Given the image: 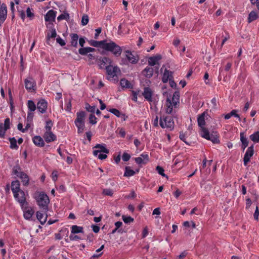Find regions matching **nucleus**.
<instances>
[{"label": "nucleus", "mask_w": 259, "mask_h": 259, "mask_svg": "<svg viewBox=\"0 0 259 259\" xmlns=\"http://www.w3.org/2000/svg\"><path fill=\"white\" fill-rule=\"evenodd\" d=\"M53 125V123L51 120L46 121L43 138L48 143L53 142L56 140V135L54 134L52 131Z\"/></svg>", "instance_id": "1"}, {"label": "nucleus", "mask_w": 259, "mask_h": 259, "mask_svg": "<svg viewBox=\"0 0 259 259\" xmlns=\"http://www.w3.org/2000/svg\"><path fill=\"white\" fill-rule=\"evenodd\" d=\"M103 49L111 52L115 57H119L122 53L121 47L113 41H106Z\"/></svg>", "instance_id": "2"}, {"label": "nucleus", "mask_w": 259, "mask_h": 259, "mask_svg": "<svg viewBox=\"0 0 259 259\" xmlns=\"http://www.w3.org/2000/svg\"><path fill=\"white\" fill-rule=\"evenodd\" d=\"M37 204L40 207L46 209L48 207L50 200L48 196L44 192H36L34 196Z\"/></svg>", "instance_id": "3"}, {"label": "nucleus", "mask_w": 259, "mask_h": 259, "mask_svg": "<svg viewBox=\"0 0 259 259\" xmlns=\"http://www.w3.org/2000/svg\"><path fill=\"white\" fill-rule=\"evenodd\" d=\"M108 75V79L110 81H118L117 75L120 73V70L117 66L108 65L106 67Z\"/></svg>", "instance_id": "4"}, {"label": "nucleus", "mask_w": 259, "mask_h": 259, "mask_svg": "<svg viewBox=\"0 0 259 259\" xmlns=\"http://www.w3.org/2000/svg\"><path fill=\"white\" fill-rule=\"evenodd\" d=\"M159 124L162 128L171 129L174 127V122L170 116H163L160 118Z\"/></svg>", "instance_id": "5"}, {"label": "nucleus", "mask_w": 259, "mask_h": 259, "mask_svg": "<svg viewBox=\"0 0 259 259\" xmlns=\"http://www.w3.org/2000/svg\"><path fill=\"white\" fill-rule=\"evenodd\" d=\"M15 200L20 204L22 209L28 205L26 200V195L23 191L13 194Z\"/></svg>", "instance_id": "6"}, {"label": "nucleus", "mask_w": 259, "mask_h": 259, "mask_svg": "<svg viewBox=\"0 0 259 259\" xmlns=\"http://www.w3.org/2000/svg\"><path fill=\"white\" fill-rule=\"evenodd\" d=\"M202 137L211 141L213 143H219L220 141L219 137L216 133H213L212 134H209V131L207 129H204L203 133H200Z\"/></svg>", "instance_id": "7"}, {"label": "nucleus", "mask_w": 259, "mask_h": 259, "mask_svg": "<svg viewBox=\"0 0 259 259\" xmlns=\"http://www.w3.org/2000/svg\"><path fill=\"white\" fill-rule=\"evenodd\" d=\"M14 174L21 180L23 185L27 186L29 184V178L26 174L21 171L19 169H15Z\"/></svg>", "instance_id": "8"}, {"label": "nucleus", "mask_w": 259, "mask_h": 259, "mask_svg": "<svg viewBox=\"0 0 259 259\" xmlns=\"http://www.w3.org/2000/svg\"><path fill=\"white\" fill-rule=\"evenodd\" d=\"M208 115L206 112H204L199 115L197 118L198 126L200 127V133H203L204 129H206L204 126L205 125V120L208 119Z\"/></svg>", "instance_id": "9"}, {"label": "nucleus", "mask_w": 259, "mask_h": 259, "mask_svg": "<svg viewBox=\"0 0 259 259\" xmlns=\"http://www.w3.org/2000/svg\"><path fill=\"white\" fill-rule=\"evenodd\" d=\"M94 148L96 149L93 151V154L95 156H97L100 153L108 154L109 152V150L106 148L105 144H97Z\"/></svg>", "instance_id": "10"}, {"label": "nucleus", "mask_w": 259, "mask_h": 259, "mask_svg": "<svg viewBox=\"0 0 259 259\" xmlns=\"http://www.w3.org/2000/svg\"><path fill=\"white\" fill-rule=\"evenodd\" d=\"M113 62L112 60L107 57H104L102 58H100L98 60V65L101 69H103L105 68L106 65L107 64H109V65H111Z\"/></svg>", "instance_id": "11"}, {"label": "nucleus", "mask_w": 259, "mask_h": 259, "mask_svg": "<svg viewBox=\"0 0 259 259\" xmlns=\"http://www.w3.org/2000/svg\"><path fill=\"white\" fill-rule=\"evenodd\" d=\"M253 153L254 149L253 145H252L247 148L246 153L244 156L243 161L244 164L245 165H246L248 162L250 161V159L253 156Z\"/></svg>", "instance_id": "12"}, {"label": "nucleus", "mask_w": 259, "mask_h": 259, "mask_svg": "<svg viewBox=\"0 0 259 259\" xmlns=\"http://www.w3.org/2000/svg\"><path fill=\"white\" fill-rule=\"evenodd\" d=\"M7 16V8L5 4H3L0 7V27L5 22Z\"/></svg>", "instance_id": "13"}, {"label": "nucleus", "mask_w": 259, "mask_h": 259, "mask_svg": "<svg viewBox=\"0 0 259 259\" xmlns=\"http://www.w3.org/2000/svg\"><path fill=\"white\" fill-rule=\"evenodd\" d=\"M56 14V11L53 10H49L45 16V20L49 23H52L55 21Z\"/></svg>", "instance_id": "14"}, {"label": "nucleus", "mask_w": 259, "mask_h": 259, "mask_svg": "<svg viewBox=\"0 0 259 259\" xmlns=\"http://www.w3.org/2000/svg\"><path fill=\"white\" fill-rule=\"evenodd\" d=\"M125 56L128 61L132 64H135L138 63L139 58L138 56L134 55L131 51H125Z\"/></svg>", "instance_id": "15"}, {"label": "nucleus", "mask_w": 259, "mask_h": 259, "mask_svg": "<svg viewBox=\"0 0 259 259\" xmlns=\"http://www.w3.org/2000/svg\"><path fill=\"white\" fill-rule=\"evenodd\" d=\"M148 160V155L146 153H143L139 157L135 158V162L138 164H145Z\"/></svg>", "instance_id": "16"}, {"label": "nucleus", "mask_w": 259, "mask_h": 259, "mask_svg": "<svg viewBox=\"0 0 259 259\" xmlns=\"http://www.w3.org/2000/svg\"><path fill=\"white\" fill-rule=\"evenodd\" d=\"M47 101L44 99H41L37 103V108L40 113H44L47 110Z\"/></svg>", "instance_id": "17"}, {"label": "nucleus", "mask_w": 259, "mask_h": 259, "mask_svg": "<svg viewBox=\"0 0 259 259\" xmlns=\"http://www.w3.org/2000/svg\"><path fill=\"white\" fill-rule=\"evenodd\" d=\"M25 85L27 90H29V91H34L35 82L32 78H28L25 80Z\"/></svg>", "instance_id": "18"}, {"label": "nucleus", "mask_w": 259, "mask_h": 259, "mask_svg": "<svg viewBox=\"0 0 259 259\" xmlns=\"http://www.w3.org/2000/svg\"><path fill=\"white\" fill-rule=\"evenodd\" d=\"M22 209L23 210V215L24 218L26 220H30L34 212L33 208L28 207L27 205H26L24 208Z\"/></svg>", "instance_id": "19"}, {"label": "nucleus", "mask_w": 259, "mask_h": 259, "mask_svg": "<svg viewBox=\"0 0 259 259\" xmlns=\"http://www.w3.org/2000/svg\"><path fill=\"white\" fill-rule=\"evenodd\" d=\"M161 59V56L160 55H156V56L150 57L148 60V64L151 66H153L156 65Z\"/></svg>", "instance_id": "20"}, {"label": "nucleus", "mask_w": 259, "mask_h": 259, "mask_svg": "<svg viewBox=\"0 0 259 259\" xmlns=\"http://www.w3.org/2000/svg\"><path fill=\"white\" fill-rule=\"evenodd\" d=\"M11 190L13 194L19 192L22 190L20 189V184L18 180L13 181L11 184Z\"/></svg>", "instance_id": "21"}, {"label": "nucleus", "mask_w": 259, "mask_h": 259, "mask_svg": "<svg viewBox=\"0 0 259 259\" xmlns=\"http://www.w3.org/2000/svg\"><path fill=\"white\" fill-rule=\"evenodd\" d=\"M171 79H172V72L169 70L165 69L162 78V82L166 83Z\"/></svg>", "instance_id": "22"}, {"label": "nucleus", "mask_w": 259, "mask_h": 259, "mask_svg": "<svg viewBox=\"0 0 259 259\" xmlns=\"http://www.w3.org/2000/svg\"><path fill=\"white\" fill-rule=\"evenodd\" d=\"M174 107V105L171 103V99L169 98H167L166 100V104L165 105V110L166 113L170 114L172 111L173 108Z\"/></svg>", "instance_id": "23"}, {"label": "nucleus", "mask_w": 259, "mask_h": 259, "mask_svg": "<svg viewBox=\"0 0 259 259\" xmlns=\"http://www.w3.org/2000/svg\"><path fill=\"white\" fill-rule=\"evenodd\" d=\"M32 140L34 145L38 147H41L45 145L43 139L39 136H35L33 137Z\"/></svg>", "instance_id": "24"}, {"label": "nucleus", "mask_w": 259, "mask_h": 259, "mask_svg": "<svg viewBox=\"0 0 259 259\" xmlns=\"http://www.w3.org/2000/svg\"><path fill=\"white\" fill-rule=\"evenodd\" d=\"M142 74L147 78H150L153 74V68L151 67H146L142 71Z\"/></svg>", "instance_id": "25"}, {"label": "nucleus", "mask_w": 259, "mask_h": 259, "mask_svg": "<svg viewBox=\"0 0 259 259\" xmlns=\"http://www.w3.org/2000/svg\"><path fill=\"white\" fill-rule=\"evenodd\" d=\"M240 141L241 142V148L244 150L248 146V141L247 138L245 136L243 133L240 134Z\"/></svg>", "instance_id": "26"}, {"label": "nucleus", "mask_w": 259, "mask_h": 259, "mask_svg": "<svg viewBox=\"0 0 259 259\" xmlns=\"http://www.w3.org/2000/svg\"><path fill=\"white\" fill-rule=\"evenodd\" d=\"M144 98L148 101H151V97L152 92L151 90L149 88H145L143 93H142Z\"/></svg>", "instance_id": "27"}, {"label": "nucleus", "mask_w": 259, "mask_h": 259, "mask_svg": "<svg viewBox=\"0 0 259 259\" xmlns=\"http://www.w3.org/2000/svg\"><path fill=\"white\" fill-rule=\"evenodd\" d=\"M36 218H37V220L40 222V223L42 225H43L47 221V215L46 214L43 213L40 211H37Z\"/></svg>", "instance_id": "28"}, {"label": "nucleus", "mask_w": 259, "mask_h": 259, "mask_svg": "<svg viewBox=\"0 0 259 259\" xmlns=\"http://www.w3.org/2000/svg\"><path fill=\"white\" fill-rule=\"evenodd\" d=\"M106 40H103L101 41H97L92 40L90 41V44L94 47H101L103 49L104 45H105Z\"/></svg>", "instance_id": "29"}, {"label": "nucleus", "mask_w": 259, "mask_h": 259, "mask_svg": "<svg viewBox=\"0 0 259 259\" xmlns=\"http://www.w3.org/2000/svg\"><path fill=\"white\" fill-rule=\"evenodd\" d=\"M95 51V49L91 47L82 48L78 50L79 53L81 55H87L88 53Z\"/></svg>", "instance_id": "30"}, {"label": "nucleus", "mask_w": 259, "mask_h": 259, "mask_svg": "<svg viewBox=\"0 0 259 259\" xmlns=\"http://www.w3.org/2000/svg\"><path fill=\"white\" fill-rule=\"evenodd\" d=\"M180 94L178 92H175L172 96V99L171 100V103L174 105V107H176L179 103Z\"/></svg>", "instance_id": "31"}, {"label": "nucleus", "mask_w": 259, "mask_h": 259, "mask_svg": "<svg viewBox=\"0 0 259 259\" xmlns=\"http://www.w3.org/2000/svg\"><path fill=\"white\" fill-rule=\"evenodd\" d=\"M83 227L76 225H73L71 227V234H76L79 233H83Z\"/></svg>", "instance_id": "32"}, {"label": "nucleus", "mask_w": 259, "mask_h": 259, "mask_svg": "<svg viewBox=\"0 0 259 259\" xmlns=\"http://www.w3.org/2000/svg\"><path fill=\"white\" fill-rule=\"evenodd\" d=\"M71 45L72 46L76 47L77 46V41L78 40V36L77 34H71Z\"/></svg>", "instance_id": "33"}, {"label": "nucleus", "mask_w": 259, "mask_h": 259, "mask_svg": "<svg viewBox=\"0 0 259 259\" xmlns=\"http://www.w3.org/2000/svg\"><path fill=\"white\" fill-rule=\"evenodd\" d=\"M75 125L77 127V132L78 133H82L84 131V128L85 127L84 122H79V121H75Z\"/></svg>", "instance_id": "34"}, {"label": "nucleus", "mask_w": 259, "mask_h": 259, "mask_svg": "<svg viewBox=\"0 0 259 259\" xmlns=\"http://www.w3.org/2000/svg\"><path fill=\"white\" fill-rule=\"evenodd\" d=\"M258 18V15L254 11H251L248 15V23H250L254 20H255Z\"/></svg>", "instance_id": "35"}, {"label": "nucleus", "mask_w": 259, "mask_h": 259, "mask_svg": "<svg viewBox=\"0 0 259 259\" xmlns=\"http://www.w3.org/2000/svg\"><path fill=\"white\" fill-rule=\"evenodd\" d=\"M136 172L131 169L129 166H126L125 168V172L124 173V176L126 177H129L134 176Z\"/></svg>", "instance_id": "36"}, {"label": "nucleus", "mask_w": 259, "mask_h": 259, "mask_svg": "<svg viewBox=\"0 0 259 259\" xmlns=\"http://www.w3.org/2000/svg\"><path fill=\"white\" fill-rule=\"evenodd\" d=\"M27 107L29 112H34L36 109V106L34 102L32 100H28L27 102Z\"/></svg>", "instance_id": "37"}, {"label": "nucleus", "mask_w": 259, "mask_h": 259, "mask_svg": "<svg viewBox=\"0 0 259 259\" xmlns=\"http://www.w3.org/2000/svg\"><path fill=\"white\" fill-rule=\"evenodd\" d=\"M85 120V113L81 111L77 113V117L75 121L84 122Z\"/></svg>", "instance_id": "38"}, {"label": "nucleus", "mask_w": 259, "mask_h": 259, "mask_svg": "<svg viewBox=\"0 0 259 259\" xmlns=\"http://www.w3.org/2000/svg\"><path fill=\"white\" fill-rule=\"evenodd\" d=\"M250 139L254 143L259 142V132H256L254 133L251 134L250 137Z\"/></svg>", "instance_id": "39"}, {"label": "nucleus", "mask_w": 259, "mask_h": 259, "mask_svg": "<svg viewBox=\"0 0 259 259\" xmlns=\"http://www.w3.org/2000/svg\"><path fill=\"white\" fill-rule=\"evenodd\" d=\"M26 15L30 19H32L34 16L33 11L32 9L28 7L26 10Z\"/></svg>", "instance_id": "40"}, {"label": "nucleus", "mask_w": 259, "mask_h": 259, "mask_svg": "<svg viewBox=\"0 0 259 259\" xmlns=\"http://www.w3.org/2000/svg\"><path fill=\"white\" fill-rule=\"evenodd\" d=\"M104 245H102L99 249H98L96 250V253L92 255V257L93 258H98L99 256H100L102 254L103 252L100 253L99 254H98V253L101 252L104 249Z\"/></svg>", "instance_id": "41"}, {"label": "nucleus", "mask_w": 259, "mask_h": 259, "mask_svg": "<svg viewBox=\"0 0 259 259\" xmlns=\"http://www.w3.org/2000/svg\"><path fill=\"white\" fill-rule=\"evenodd\" d=\"M120 85L123 88H129L130 82L126 79L123 78L120 80Z\"/></svg>", "instance_id": "42"}, {"label": "nucleus", "mask_w": 259, "mask_h": 259, "mask_svg": "<svg viewBox=\"0 0 259 259\" xmlns=\"http://www.w3.org/2000/svg\"><path fill=\"white\" fill-rule=\"evenodd\" d=\"M69 14H68L67 13H64L63 14L60 15L57 17V20L58 21H60V20H64V19L68 20V19H69Z\"/></svg>", "instance_id": "43"}, {"label": "nucleus", "mask_w": 259, "mask_h": 259, "mask_svg": "<svg viewBox=\"0 0 259 259\" xmlns=\"http://www.w3.org/2000/svg\"><path fill=\"white\" fill-rule=\"evenodd\" d=\"M10 144H11L10 147L11 149H17L18 148L16 140L14 138H10Z\"/></svg>", "instance_id": "44"}, {"label": "nucleus", "mask_w": 259, "mask_h": 259, "mask_svg": "<svg viewBox=\"0 0 259 259\" xmlns=\"http://www.w3.org/2000/svg\"><path fill=\"white\" fill-rule=\"evenodd\" d=\"M56 35H57V33H56V30H55V29L53 28L50 31V32L48 33L47 37L48 38H55L56 37Z\"/></svg>", "instance_id": "45"}, {"label": "nucleus", "mask_w": 259, "mask_h": 259, "mask_svg": "<svg viewBox=\"0 0 259 259\" xmlns=\"http://www.w3.org/2000/svg\"><path fill=\"white\" fill-rule=\"evenodd\" d=\"M122 218L123 222L126 224L130 223L134 221V219L130 216L122 215Z\"/></svg>", "instance_id": "46"}, {"label": "nucleus", "mask_w": 259, "mask_h": 259, "mask_svg": "<svg viewBox=\"0 0 259 259\" xmlns=\"http://www.w3.org/2000/svg\"><path fill=\"white\" fill-rule=\"evenodd\" d=\"M8 129L6 128V127H5L3 125V123H1L0 124V137H4L5 134V133H6V131Z\"/></svg>", "instance_id": "47"}, {"label": "nucleus", "mask_w": 259, "mask_h": 259, "mask_svg": "<svg viewBox=\"0 0 259 259\" xmlns=\"http://www.w3.org/2000/svg\"><path fill=\"white\" fill-rule=\"evenodd\" d=\"M211 108L216 110L218 108L217 100L215 98H213L211 100Z\"/></svg>", "instance_id": "48"}, {"label": "nucleus", "mask_w": 259, "mask_h": 259, "mask_svg": "<svg viewBox=\"0 0 259 259\" xmlns=\"http://www.w3.org/2000/svg\"><path fill=\"white\" fill-rule=\"evenodd\" d=\"M108 111L118 117H120L121 115L120 112L116 109H110L109 110H108Z\"/></svg>", "instance_id": "49"}, {"label": "nucleus", "mask_w": 259, "mask_h": 259, "mask_svg": "<svg viewBox=\"0 0 259 259\" xmlns=\"http://www.w3.org/2000/svg\"><path fill=\"white\" fill-rule=\"evenodd\" d=\"M34 113L33 112H29L27 113V121L32 122L33 118Z\"/></svg>", "instance_id": "50"}, {"label": "nucleus", "mask_w": 259, "mask_h": 259, "mask_svg": "<svg viewBox=\"0 0 259 259\" xmlns=\"http://www.w3.org/2000/svg\"><path fill=\"white\" fill-rule=\"evenodd\" d=\"M89 22V17L87 15H83L81 19V24L83 26L87 25Z\"/></svg>", "instance_id": "51"}, {"label": "nucleus", "mask_w": 259, "mask_h": 259, "mask_svg": "<svg viewBox=\"0 0 259 259\" xmlns=\"http://www.w3.org/2000/svg\"><path fill=\"white\" fill-rule=\"evenodd\" d=\"M96 117L93 114H91L89 117L90 122L91 123L94 124L97 123Z\"/></svg>", "instance_id": "52"}, {"label": "nucleus", "mask_w": 259, "mask_h": 259, "mask_svg": "<svg viewBox=\"0 0 259 259\" xmlns=\"http://www.w3.org/2000/svg\"><path fill=\"white\" fill-rule=\"evenodd\" d=\"M86 109L88 111L92 113H94L96 111V106H91L89 105H88L86 106Z\"/></svg>", "instance_id": "53"}, {"label": "nucleus", "mask_w": 259, "mask_h": 259, "mask_svg": "<svg viewBox=\"0 0 259 259\" xmlns=\"http://www.w3.org/2000/svg\"><path fill=\"white\" fill-rule=\"evenodd\" d=\"M131 158V155L127 153H124L122 156V159L124 161H127L130 160Z\"/></svg>", "instance_id": "54"}, {"label": "nucleus", "mask_w": 259, "mask_h": 259, "mask_svg": "<svg viewBox=\"0 0 259 259\" xmlns=\"http://www.w3.org/2000/svg\"><path fill=\"white\" fill-rule=\"evenodd\" d=\"M156 170L159 175H161L163 177H165V175L164 173V169H163V168H162L160 166H157Z\"/></svg>", "instance_id": "55"}, {"label": "nucleus", "mask_w": 259, "mask_h": 259, "mask_svg": "<svg viewBox=\"0 0 259 259\" xmlns=\"http://www.w3.org/2000/svg\"><path fill=\"white\" fill-rule=\"evenodd\" d=\"M103 193L104 195L108 196H112L113 195V191L109 189H104L103 191Z\"/></svg>", "instance_id": "56"}, {"label": "nucleus", "mask_w": 259, "mask_h": 259, "mask_svg": "<svg viewBox=\"0 0 259 259\" xmlns=\"http://www.w3.org/2000/svg\"><path fill=\"white\" fill-rule=\"evenodd\" d=\"M117 131L121 137L124 138L126 135L125 131L122 128H118Z\"/></svg>", "instance_id": "57"}, {"label": "nucleus", "mask_w": 259, "mask_h": 259, "mask_svg": "<svg viewBox=\"0 0 259 259\" xmlns=\"http://www.w3.org/2000/svg\"><path fill=\"white\" fill-rule=\"evenodd\" d=\"M258 216H259V209H258V207L257 206H256V208H255V210L253 214L254 219L255 220L258 221Z\"/></svg>", "instance_id": "58"}, {"label": "nucleus", "mask_w": 259, "mask_h": 259, "mask_svg": "<svg viewBox=\"0 0 259 259\" xmlns=\"http://www.w3.org/2000/svg\"><path fill=\"white\" fill-rule=\"evenodd\" d=\"M69 239L71 241H75L80 239V238L77 235H74V234H71L69 236Z\"/></svg>", "instance_id": "59"}, {"label": "nucleus", "mask_w": 259, "mask_h": 259, "mask_svg": "<svg viewBox=\"0 0 259 259\" xmlns=\"http://www.w3.org/2000/svg\"><path fill=\"white\" fill-rule=\"evenodd\" d=\"M97 157H98L99 159L101 160H103L107 157V155H106V153H100L98 154Z\"/></svg>", "instance_id": "60"}, {"label": "nucleus", "mask_w": 259, "mask_h": 259, "mask_svg": "<svg viewBox=\"0 0 259 259\" xmlns=\"http://www.w3.org/2000/svg\"><path fill=\"white\" fill-rule=\"evenodd\" d=\"M10 119L7 118L5 120V123H4V124H3V125L6 128L9 129L10 128Z\"/></svg>", "instance_id": "61"}, {"label": "nucleus", "mask_w": 259, "mask_h": 259, "mask_svg": "<svg viewBox=\"0 0 259 259\" xmlns=\"http://www.w3.org/2000/svg\"><path fill=\"white\" fill-rule=\"evenodd\" d=\"M56 41L61 46H64L65 45V42L64 40L63 39H62L60 37H57L56 39Z\"/></svg>", "instance_id": "62"}, {"label": "nucleus", "mask_w": 259, "mask_h": 259, "mask_svg": "<svg viewBox=\"0 0 259 259\" xmlns=\"http://www.w3.org/2000/svg\"><path fill=\"white\" fill-rule=\"evenodd\" d=\"M71 109V101L69 100L66 103V110L67 111H70Z\"/></svg>", "instance_id": "63"}, {"label": "nucleus", "mask_w": 259, "mask_h": 259, "mask_svg": "<svg viewBox=\"0 0 259 259\" xmlns=\"http://www.w3.org/2000/svg\"><path fill=\"white\" fill-rule=\"evenodd\" d=\"M252 5H256L257 9L259 10V0H250Z\"/></svg>", "instance_id": "64"}]
</instances>
